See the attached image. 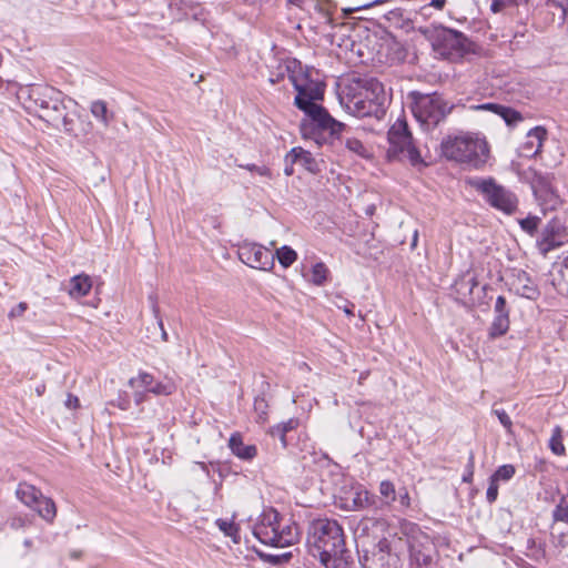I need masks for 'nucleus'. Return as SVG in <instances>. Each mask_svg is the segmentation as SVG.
<instances>
[{
	"label": "nucleus",
	"instance_id": "obj_1",
	"mask_svg": "<svg viewBox=\"0 0 568 568\" xmlns=\"http://www.w3.org/2000/svg\"><path fill=\"white\" fill-rule=\"evenodd\" d=\"M338 98L342 106L354 116L381 119L385 114L386 93L383 83L375 78H349Z\"/></svg>",
	"mask_w": 568,
	"mask_h": 568
},
{
	"label": "nucleus",
	"instance_id": "obj_2",
	"mask_svg": "<svg viewBox=\"0 0 568 568\" xmlns=\"http://www.w3.org/2000/svg\"><path fill=\"white\" fill-rule=\"evenodd\" d=\"M306 545L310 554L326 568H341L346 564L344 531L334 519L313 520L308 526Z\"/></svg>",
	"mask_w": 568,
	"mask_h": 568
},
{
	"label": "nucleus",
	"instance_id": "obj_3",
	"mask_svg": "<svg viewBox=\"0 0 568 568\" xmlns=\"http://www.w3.org/2000/svg\"><path fill=\"white\" fill-rule=\"evenodd\" d=\"M27 95L28 109L38 112L39 118L57 129L72 131V119L67 112L65 99L61 91L45 84H31L22 91Z\"/></svg>",
	"mask_w": 568,
	"mask_h": 568
},
{
	"label": "nucleus",
	"instance_id": "obj_4",
	"mask_svg": "<svg viewBox=\"0 0 568 568\" xmlns=\"http://www.w3.org/2000/svg\"><path fill=\"white\" fill-rule=\"evenodd\" d=\"M440 149L446 159L473 169H480L489 158L486 139L471 133L447 136L442 141Z\"/></svg>",
	"mask_w": 568,
	"mask_h": 568
},
{
	"label": "nucleus",
	"instance_id": "obj_5",
	"mask_svg": "<svg viewBox=\"0 0 568 568\" xmlns=\"http://www.w3.org/2000/svg\"><path fill=\"white\" fill-rule=\"evenodd\" d=\"M253 534L261 542L277 548L296 544L301 535L297 525L283 518L274 508L265 509L261 514Z\"/></svg>",
	"mask_w": 568,
	"mask_h": 568
},
{
	"label": "nucleus",
	"instance_id": "obj_6",
	"mask_svg": "<svg viewBox=\"0 0 568 568\" xmlns=\"http://www.w3.org/2000/svg\"><path fill=\"white\" fill-rule=\"evenodd\" d=\"M432 40L434 50L450 61L460 60L477 49L464 33L443 26L433 27Z\"/></svg>",
	"mask_w": 568,
	"mask_h": 568
},
{
	"label": "nucleus",
	"instance_id": "obj_7",
	"mask_svg": "<svg viewBox=\"0 0 568 568\" xmlns=\"http://www.w3.org/2000/svg\"><path fill=\"white\" fill-rule=\"evenodd\" d=\"M468 183L495 210L507 215H511L517 211L519 203L517 195L511 190L499 184L494 178H474Z\"/></svg>",
	"mask_w": 568,
	"mask_h": 568
},
{
	"label": "nucleus",
	"instance_id": "obj_8",
	"mask_svg": "<svg viewBox=\"0 0 568 568\" xmlns=\"http://www.w3.org/2000/svg\"><path fill=\"white\" fill-rule=\"evenodd\" d=\"M387 140L389 146L386 155L389 161L407 160L412 165L424 163L419 151L414 144L412 133L405 120L398 119L389 128Z\"/></svg>",
	"mask_w": 568,
	"mask_h": 568
},
{
	"label": "nucleus",
	"instance_id": "obj_9",
	"mask_svg": "<svg viewBox=\"0 0 568 568\" xmlns=\"http://www.w3.org/2000/svg\"><path fill=\"white\" fill-rule=\"evenodd\" d=\"M453 105L439 93L419 94L414 102L413 113L418 122L427 128L436 126L453 110Z\"/></svg>",
	"mask_w": 568,
	"mask_h": 568
},
{
	"label": "nucleus",
	"instance_id": "obj_10",
	"mask_svg": "<svg viewBox=\"0 0 568 568\" xmlns=\"http://www.w3.org/2000/svg\"><path fill=\"white\" fill-rule=\"evenodd\" d=\"M288 77L297 91L295 105L303 111L317 106L316 101L322 100L324 94V84L308 79L305 74L290 73Z\"/></svg>",
	"mask_w": 568,
	"mask_h": 568
},
{
	"label": "nucleus",
	"instance_id": "obj_11",
	"mask_svg": "<svg viewBox=\"0 0 568 568\" xmlns=\"http://www.w3.org/2000/svg\"><path fill=\"white\" fill-rule=\"evenodd\" d=\"M310 118L312 134L318 140L329 138H338L345 130V124L335 120L323 106H313L308 111H304Z\"/></svg>",
	"mask_w": 568,
	"mask_h": 568
},
{
	"label": "nucleus",
	"instance_id": "obj_12",
	"mask_svg": "<svg viewBox=\"0 0 568 568\" xmlns=\"http://www.w3.org/2000/svg\"><path fill=\"white\" fill-rule=\"evenodd\" d=\"M529 182L542 211L555 210L559 205V196L552 186V176L550 174L531 171Z\"/></svg>",
	"mask_w": 568,
	"mask_h": 568
},
{
	"label": "nucleus",
	"instance_id": "obj_13",
	"mask_svg": "<svg viewBox=\"0 0 568 568\" xmlns=\"http://www.w3.org/2000/svg\"><path fill=\"white\" fill-rule=\"evenodd\" d=\"M237 255L252 268L270 272L274 267V255L258 243L244 241L239 245Z\"/></svg>",
	"mask_w": 568,
	"mask_h": 568
},
{
	"label": "nucleus",
	"instance_id": "obj_14",
	"mask_svg": "<svg viewBox=\"0 0 568 568\" xmlns=\"http://www.w3.org/2000/svg\"><path fill=\"white\" fill-rule=\"evenodd\" d=\"M566 227L556 217L551 219L541 230L537 240L539 253L546 257L549 252L560 247L565 243Z\"/></svg>",
	"mask_w": 568,
	"mask_h": 568
},
{
	"label": "nucleus",
	"instance_id": "obj_15",
	"mask_svg": "<svg viewBox=\"0 0 568 568\" xmlns=\"http://www.w3.org/2000/svg\"><path fill=\"white\" fill-rule=\"evenodd\" d=\"M128 384L131 388H143L146 393L160 396L171 395L175 390L173 382H158L153 375L146 372H140L136 376L131 377Z\"/></svg>",
	"mask_w": 568,
	"mask_h": 568
},
{
	"label": "nucleus",
	"instance_id": "obj_16",
	"mask_svg": "<svg viewBox=\"0 0 568 568\" xmlns=\"http://www.w3.org/2000/svg\"><path fill=\"white\" fill-rule=\"evenodd\" d=\"M509 308L504 296H498L494 306V320L488 329L490 339L504 336L509 331Z\"/></svg>",
	"mask_w": 568,
	"mask_h": 568
},
{
	"label": "nucleus",
	"instance_id": "obj_17",
	"mask_svg": "<svg viewBox=\"0 0 568 568\" xmlns=\"http://www.w3.org/2000/svg\"><path fill=\"white\" fill-rule=\"evenodd\" d=\"M547 130L544 126H535L528 131L526 139L519 146V154L525 158H534L541 152Z\"/></svg>",
	"mask_w": 568,
	"mask_h": 568
},
{
	"label": "nucleus",
	"instance_id": "obj_18",
	"mask_svg": "<svg viewBox=\"0 0 568 568\" xmlns=\"http://www.w3.org/2000/svg\"><path fill=\"white\" fill-rule=\"evenodd\" d=\"M550 281L559 294L568 296V255L552 264Z\"/></svg>",
	"mask_w": 568,
	"mask_h": 568
},
{
	"label": "nucleus",
	"instance_id": "obj_19",
	"mask_svg": "<svg viewBox=\"0 0 568 568\" xmlns=\"http://www.w3.org/2000/svg\"><path fill=\"white\" fill-rule=\"evenodd\" d=\"M92 288V280L87 274L74 275L69 280L65 291L72 298L87 296Z\"/></svg>",
	"mask_w": 568,
	"mask_h": 568
},
{
	"label": "nucleus",
	"instance_id": "obj_20",
	"mask_svg": "<svg viewBox=\"0 0 568 568\" xmlns=\"http://www.w3.org/2000/svg\"><path fill=\"white\" fill-rule=\"evenodd\" d=\"M229 447L232 453L243 459L251 460L257 455V448L255 445H245L241 434L234 433L229 439Z\"/></svg>",
	"mask_w": 568,
	"mask_h": 568
},
{
	"label": "nucleus",
	"instance_id": "obj_21",
	"mask_svg": "<svg viewBox=\"0 0 568 568\" xmlns=\"http://www.w3.org/2000/svg\"><path fill=\"white\" fill-rule=\"evenodd\" d=\"M477 109L493 111L494 113L501 116L505 120V122L507 123V125H516L517 123L523 121L521 113L511 108H508V106H504V105H499V104H495V103H485V104L478 105Z\"/></svg>",
	"mask_w": 568,
	"mask_h": 568
},
{
	"label": "nucleus",
	"instance_id": "obj_22",
	"mask_svg": "<svg viewBox=\"0 0 568 568\" xmlns=\"http://www.w3.org/2000/svg\"><path fill=\"white\" fill-rule=\"evenodd\" d=\"M16 494L17 497L21 500V503H23L29 508L36 506L39 503L40 498L43 496L41 490L27 483L19 484Z\"/></svg>",
	"mask_w": 568,
	"mask_h": 568
},
{
	"label": "nucleus",
	"instance_id": "obj_23",
	"mask_svg": "<svg viewBox=\"0 0 568 568\" xmlns=\"http://www.w3.org/2000/svg\"><path fill=\"white\" fill-rule=\"evenodd\" d=\"M285 162L298 163L310 171H312L315 165V160L312 156V153L302 148H293L286 154Z\"/></svg>",
	"mask_w": 568,
	"mask_h": 568
},
{
	"label": "nucleus",
	"instance_id": "obj_24",
	"mask_svg": "<svg viewBox=\"0 0 568 568\" xmlns=\"http://www.w3.org/2000/svg\"><path fill=\"white\" fill-rule=\"evenodd\" d=\"M90 112L105 128L109 126L114 119L113 112L108 109L106 102L103 100L92 101L90 105Z\"/></svg>",
	"mask_w": 568,
	"mask_h": 568
},
{
	"label": "nucleus",
	"instance_id": "obj_25",
	"mask_svg": "<svg viewBox=\"0 0 568 568\" xmlns=\"http://www.w3.org/2000/svg\"><path fill=\"white\" fill-rule=\"evenodd\" d=\"M31 509L36 510L39 514V516L48 523H52L57 515L54 501L45 496H42L39 503Z\"/></svg>",
	"mask_w": 568,
	"mask_h": 568
},
{
	"label": "nucleus",
	"instance_id": "obj_26",
	"mask_svg": "<svg viewBox=\"0 0 568 568\" xmlns=\"http://www.w3.org/2000/svg\"><path fill=\"white\" fill-rule=\"evenodd\" d=\"M305 9H313L316 13L320 14L325 23L332 22L333 6L331 0H308V4Z\"/></svg>",
	"mask_w": 568,
	"mask_h": 568
},
{
	"label": "nucleus",
	"instance_id": "obj_27",
	"mask_svg": "<svg viewBox=\"0 0 568 568\" xmlns=\"http://www.w3.org/2000/svg\"><path fill=\"white\" fill-rule=\"evenodd\" d=\"M518 282H524L520 287H517V292L523 297L535 300L539 295L537 285L528 277L526 272L518 275Z\"/></svg>",
	"mask_w": 568,
	"mask_h": 568
},
{
	"label": "nucleus",
	"instance_id": "obj_28",
	"mask_svg": "<svg viewBox=\"0 0 568 568\" xmlns=\"http://www.w3.org/2000/svg\"><path fill=\"white\" fill-rule=\"evenodd\" d=\"M274 255V260L277 258L278 263L284 267L287 268L291 265H293L297 260V253L287 245H284L276 250Z\"/></svg>",
	"mask_w": 568,
	"mask_h": 568
},
{
	"label": "nucleus",
	"instance_id": "obj_29",
	"mask_svg": "<svg viewBox=\"0 0 568 568\" xmlns=\"http://www.w3.org/2000/svg\"><path fill=\"white\" fill-rule=\"evenodd\" d=\"M345 146L349 152H353L361 158H369L371 156V150L357 136H346Z\"/></svg>",
	"mask_w": 568,
	"mask_h": 568
},
{
	"label": "nucleus",
	"instance_id": "obj_30",
	"mask_svg": "<svg viewBox=\"0 0 568 568\" xmlns=\"http://www.w3.org/2000/svg\"><path fill=\"white\" fill-rule=\"evenodd\" d=\"M528 0H491L490 10L494 13H508L515 8L527 3Z\"/></svg>",
	"mask_w": 568,
	"mask_h": 568
},
{
	"label": "nucleus",
	"instance_id": "obj_31",
	"mask_svg": "<svg viewBox=\"0 0 568 568\" xmlns=\"http://www.w3.org/2000/svg\"><path fill=\"white\" fill-rule=\"evenodd\" d=\"M549 447L555 455L561 456L565 454L566 449L562 444V429L560 426H556L552 429Z\"/></svg>",
	"mask_w": 568,
	"mask_h": 568
},
{
	"label": "nucleus",
	"instance_id": "obj_32",
	"mask_svg": "<svg viewBox=\"0 0 568 568\" xmlns=\"http://www.w3.org/2000/svg\"><path fill=\"white\" fill-rule=\"evenodd\" d=\"M328 275V268L323 262H318L312 267V277L311 282L317 286H322Z\"/></svg>",
	"mask_w": 568,
	"mask_h": 568
},
{
	"label": "nucleus",
	"instance_id": "obj_33",
	"mask_svg": "<svg viewBox=\"0 0 568 568\" xmlns=\"http://www.w3.org/2000/svg\"><path fill=\"white\" fill-rule=\"evenodd\" d=\"M378 490L386 505H390L396 500V489L390 480L381 481Z\"/></svg>",
	"mask_w": 568,
	"mask_h": 568
},
{
	"label": "nucleus",
	"instance_id": "obj_34",
	"mask_svg": "<svg viewBox=\"0 0 568 568\" xmlns=\"http://www.w3.org/2000/svg\"><path fill=\"white\" fill-rule=\"evenodd\" d=\"M369 493L365 489H357L353 493L352 508L361 509L369 504Z\"/></svg>",
	"mask_w": 568,
	"mask_h": 568
},
{
	"label": "nucleus",
	"instance_id": "obj_35",
	"mask_svg": "<svg viewBox=\"0 0 568 568\" xmlns=\"http://www.w3.org/2000/svg\"><path fill=\"white\" fill-rule=\"evenodd\" d=\"M540 224V219L538 216H527L519 221V225L523 231H525L530 236L535 235Z\"/></svg>",
	"mask_w": 568,
	"mask_h": 568
},
{
	"label": "nucleus",
	"instance_id": "obj_36",
	"mask_svg": "<svg viewBox=\"0 0 568 568\" xmlns=\"http://www.w3.org/2000/svg\"><path fill=\"white\" fill-rule=\"evenodd\" d=\"M515 475V467L513 465L500 466L491 476L498 480H509Z\"/></svg>",
	"mask_w": 568,
	"mask_h": 568
},
{
	"label": "nucleus",
	"instance_id": "obj_37",
	"mask_svg": "<svg viewBox=\"0 0 568 568\" xmlns=\"http://www.w3.org/2000/svg\"><path fill=\"white\" fill-rule=\"evenodd\" d=\"M216 525L226 536L235 538L239 529L234 523L224 519H217Z\"/></svg>",
	"mask_w": 568,
	"mask_h": 568
},
{
	"label": "nucleus",
	"instance_id": "obj_38",
	"mask_svg": "<svg viewBox=\"0 0 568 568\" xmlns=\"http://www.w3.org/2000/svg\"><path fill=\"white\" fill-rule=\"evenodd\" d=\"M493 413L497 416L500 424L505 427L508 434H511L513 422L504 409H494Z\"/></svg>",
	"mask_w": 568,
	"mask_h": 568
},
{
	"label": "nucleus",
	"instance_id": "obj_39",
	"mask_svg": "<svg viewBox=\"0 0 568 568\" xmlns=\"http://www.w3.org/2000/svg\"><path fill=\"white\" fill-rule=\"evenodd\" d=\"M552 517L556 521H562L568 525V505H557L554 509Z\"/></svg>",
	"mask_w": 568,
	"mask_h": 568
},
{
	"label": "nucleus",
	"instance_id": "obj_40",
	"mask_svg": "<svg viewBox=\"0 0 568 568\" xmlns=\"http://www.w3.org/2000/svg\"><path fill=\"white\" fill-rule=\"evenodd\" d=\"M270 435L274 438H278L282 446L285 448L287 446V442H286V433H285V427L284 426H280V425H275L273 426L271 429H270Z\"/></svg>",
	"mask_w": 568,
	"mask_h": 568
},
{
	"label": "nucleus",
	"instance_id": "obj_41",
	"mask_svg": "<svg viewBox=\"0 0 568 568\" xmlns=\"http://www.w3.org/2000/svg\"><path fill=\"white\" fill-rule=\"evenodd\" d=\"M497 496H498V484H497V480L494 479L493 477H490L489 486H488L487 491H486L487 501L493 504L497 499Z\"/></svg>",
	"mask_w": 568,
	"mask_h": 568
},
{
	"label": "nucleus",
	"instance_id": "obj_42",
	"mask_svg": "<svg viewBox=\"0 0 568 568\" xmlns=\"http://www.w3.org/2000/svg\"><path fill=\"white\" fill-rule=\"evenodd\" d=\"M240 168H243L250 172H255L257 173L258 175H262V176H271V171L267 166H257L255 164H239Z\"/></svg>",
	"mask_w": 568,
	"mask_h": 568
},
{
	"label": "nucleus",
	"instance_id": "obj_43",
	"mask_svg": "<svg viewBox=\"0 0 568 568\" xmlns=\"http://www.w3.org/2000/svg\"><path fill=\"white\" fill-rule=\"evenodd\" d=\"M112 405L118 406L122 410H128L130 408V398L128 394H120L118 399L115 402H112Z\"/></svg>",
	"mask_w": 568,
	"mask_h": 568
},
{
	"label": "nucleus",
	"instance_id": "obj_44",
	"mask_svg": "<svg viewBox=\"0 0 568 568\" xmlns=\"http://www.w3.org/2000/svg\"><path fill=\"white\" fill-rule=\"evenodd\" d=\"M398 500H399V504L404 508H408L410 506V497H409L408 490L406 488L399 489Z\"/></svg>",
	"mask_w": 568,
	"mask_h": 568
},
{
	"label": "nucleus",
	"instance_id": "obj_45",
	"mask_svg": "<svg viewBox=\"0 0 568 568\" xmlns=\"http://www.w3.org/2000/svg\"><path fill=\"white\" fill-rule=\"evenodd\" d=\"M28 308V304L24 302H20L17 306H14L10 313L9 317H18L21 316Z\"/></svg>",
	"mask_w": 568,
	"mask_h": 568
},
{
	"label": "nucleus",
	"instance_id": "obj_46",
	"mask_svg": "<svg viewBox=\"0 0 568 568\" xmlns=\"http://www.w3.org/2000/svg\"><path fill=\"white\" fill-rule=\"evenodd\" d=\"M153 312H154V315H155V317L158 320V325H159V327L161 329L162 341L166 342L168 341V333L164 329L163 322H162V318L159 315V307H158L156 304L153 305Z\"/></svg>",
	"mask_w": 568,
	"mask_h": 568
},
{
	"label": "nucleus",
	"instance_id": "obj_47",
	"mask_svg": "<svg viewBox=\"0 0 568 568\" xmlns=\"http://www.w3.org/2000/svg\"><path fill=\"white\" fill-rule=\"evenodd\" d=\"M133 389V396L134 402L136 405H140L142 402H144L146 397V392L143 388H132Z\"/></svg>",
	"mask_w": 568,
	"mask_h": 568
},
{
	"label": "nucleus",
	"instance_id": "obj_48",
	"mask_svg": "<svg viewBox=\"0 0 568 568\" xmlns=\"http://www.w3.org/2000/svg\"><path fill=\"white\" fill-rule=\"evenodd\" d=\"M64 405L69 409H75L79 407V398L77 396H73L72 394H68Z\"/></svg>",
	"mask_w": 568,
	"mask_h": 568
},
{
	"label": "nucleus",
	"instance_id": "obj_49",
	"mask_svg": "<svg viewBox=\"0 0 568 568\" xmlns=\"http://www.w3.org/2000/svg\"><path fill=\"white\" fill-rule=\"evenodd\" d=\"M185 16L186 17L191 16L197 20V19H200V16H202V8L199 4H192V6H190V12L186 11Z\"/></svg>",
	"mask_w": 568,
	"mask_h": 568
},
{
	"label": "nucleus",
	"instance_id": "obj_50",
	"mask_svg": "<svg viewBox=\"0 0 568 568\" xmlns=\"http://www.w3.org/2000/svg\"><path fill=\"white\" fill-rule=\"evenodd\" d=\"M468 471L467 474L464 475L463 477V480L466 481V483H470L471 481V478H473V467H474V457L473 455L469 457V463H468Z\"/></svg>",
	"mask_w": 568,
	"mask_h": 568
},
{
	"label": "nucleus",
	"instance_id": "obj_51",
	"mask_svg": "<svg viewBox=\"0 0 568 568\" xmlns=\"http://www.w3.org/2000/svg\"><path fill=\"white\" fill-rule=\"evenodd\" d=\"M297 424H298V422L296 419L291 418L287 422L278 424V425L280 426H284L285 427V433L287 434L288 432L295 429L297 427Z\"/></svg>",
	"mask_w": 568,
	"mask_h": 568
},
{
	"label": "nucleus",
	"instance_id": "obj_52",
	"mask_svg": "<svg viewBox=\"0 0 568 568\" xmlns=\"http://www.w3.org/2000/svg\"><path fill=\"white\" fill-rule=\"evenodd\" d=\"M194 466L199 467L205 475L207 478H211V473H210V469H209V466H213V463H210L209 465L203 463V462H195L194 463Z\"/></svg>",
	"mask_w": 568,
	"mask_h": 568
},
{
	"label": "nucleus",
	"instance_id": "obj_53",
	"mask_svg": "<svg viewBox=\"0 0 568 568\" xmlns=\"http://www.w3.org/2000/svg\"><path fill=\"white\" fill-rule=\"evenodd\" d=\"M287 2L292 6L298 7V8H306L308 4V0H287Z\"/></svg>",
	"mask_w": 568,
	"mask_h": 568
},
{
	"label": "nucleus",
	"instance_id": "obj_54",
	"mask_svg": "<svg viewBox=\"0 0 568 568\" xmlns=\"http://www.w3.org/2000/svg\"><path fill=\"white\" fill-rule=\"evenodd\" d=\"M446 0H432L430 6L436 9H443L445 6Z\"/></svg>",
	"mask_w": 568,
	"mask_h": 568
},
{
	"label": "nucleus",
	"instance_id": "obj_55",
	"mask_svg": "<svg viewBox=\"0 0 568 568\" xmlns=\"http://www.w3.org/2000/svg\"><path fill=\"white\" fill-rule=\"evenodd\" d=\"M293 164L294 163L286 162V166L284 169V172H285L286 175H292L293 174Z\"/></svg>",
	"mask_w": 568,
	"mask_h": 568
},
{
	"label": "nucleus",
	"instance_id": "obj_56",
	"mask_svg": "<svg viewBox=\"0 0 568 568\" xmlns=\"http://www.w3.org/2000/svg\"><path fill=\"white\" fill-rule=\"evenodd\" d=\"M417 242H418V231L416 230L413 234V239H412V243H410L412 248H415L417 246Z\"/></svg>",
	"mask_w": 568,
	"mask_h": 568
},
{
	"label": "nucleus",
	"instance_id": "obj_57",
	"mask_svg": "<svg viewBox=\"0 0 568 568\" xmlns=\"http://www.w3.org/2000/svg\"><path fill=\"white\" fill-rule=\"evenodd\" d=\"M31 545H32V541H31L30 539H26V540H24V546H26L27 548H30V547H31Z\"/></svg>",
	"mask_w": 568,
	"mask_h": 568
},
{
	"label": "nucleus",
	"instance_id": "obj_58",
	"mask_svg": "<svg viewBox=\"0 0 568 568\" xmlns=\"http://www.w3.org/2000/svg\"><path fill=\"white\" fill-rule=\"evenodd\" d=\"M43 389H44V386H42V388L37 387V393H38V395H41V394H42V392H43Z\"/></svg>",
	"mask_w": 568,
	"mask_h": 568
},
{
	"label": "nucleus",
	"instance_id": "obj_59",
	"mask_svg": "<svg viewBox=\"0 0 568 568\" xmlns=\"http://www.w3.org/2000/svg\"><path fill=\"white\" fill-rule=\"evenodd\" d=\"M345 312H346L347 314H352V311H351L349 308H346V310H345Z\"/></svg>",
	"mask_w": 568,
	"mask_h": 568
},
{
	"label": "nucleus",
	"instance_id": "obj_60",
	"mask_svg": "<svg viewBox=\"0 0 568 568\" xmlns=\"http://www.w3.org/2000/svg\"><path fill=\"white\" fill-rule=\"evenodd\" d=\"M270 81H271L272 83H275L277 80H274V79H272V78H271V79H270Z\"/></svg>",
	"mask_w": 568,
	"mask_h": 568
},
{
	"label": "nucleus",
	"instance_id": "obj_61",
	"mask_svg": "<svg viewBox=\"0 0 568 568\" xmlns=\"http://www.w3.org/2000/svg\"><path fill=\"white\" fill-rule=\"evenodd\" d=\"M549 2H554V1L552 0H547V3H549Z\"/></svg>",
	"mask_w": 568,
	"mask_h": 568
},
{
	"label": "nucleus",
	"instance_id": "obj_62",
	"mask_svg": "<svg viewBox=\"0 0 568 568\" xmlns=\"http://www.w3.org/2000/svg\"><path fill=\"white\" fill-rule=\"evenodd\" d=\"M367 568H373L372 566H368Z\"/></svg>",
	"mask_w": 568,
	"mask_h": 568
},
{
	"label": "nucleus",
	"instance_id": "obj_63",
	"mask_svg": "<svg viewBox=\"0 0 568 568\" xmlns=\"http://www.w3.org/2000/svg\"><path fill=\"white\" fill-rule=\"evenodd\" d=\"M567 470H568V466H567Z\"/></svg>",
	"mask_w": 568,
	"mask_h": 568
}]
</instances>
